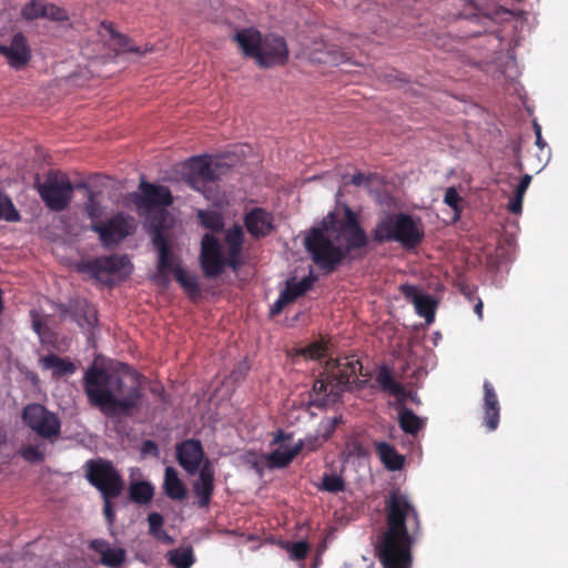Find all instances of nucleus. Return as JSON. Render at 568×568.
I'll return each instance as SVG.
<instances>
[{"instance_id": "obj_1", "label": "nucleus", "mask_w": 568, "mask_h": 568, "mask_svg": "<svg viewBox=\"0 0 568 568\" xmlns=\"http://www.w3.org/2000/svg\"><path fill=\"white\" fill-rule=\"evenodd\" d=\"M386 528L378 537L376 557L383 568H412L413 546L420 535L422 524L408 496L392 490L385 503Z\"/></svg>"}, {"instance_id": "obj_2", "label": "nucleus", "mask_w": 568, "mask_h": 568, "mask_svg": "<svg viewBox=\"0 0 568 568\" xmlns=\"http://www.w3.org/2000/svg\"><path fill=\"white\" fill-rule=\"evenodd\" d=\"M367 244V236L359 226L355 213L345 207L344 216L336 219L328 213L322 224L312 229L305 237V246L312 253L315 263L331 272L342 262L346 254Z\"/></svg>"}, {"instance_id": "obj_3", "label": "nucleus", "mask_w": 568, "mask_h": 568, "mask_svg": "<svg viewBox=\"0 0 568 568\" xmlns=\"http://www.w3.org/2000/svg\"><path fill=\"white\" fill-rule=\"evenodd\" d=\"M133 384L125 389L123 378L104 368L91 366L84 372L83 390L92 407L109 417L131 416L141 407V375H132Z\"/></svg>"}, {"instance_id": "obj_4", "label": "nucleus", "mask_w": 568, "mask_h": 568, "mask_svg": "<svg viewBox=\"0 0 568 568\" xmlns=\"http://www.w3.org/2000/svg\"><path fill=\"white\" fill-rule=\"evenodd\" d=\"M139 190L140 192L130 194L139 215L149 217L151 212L155 211L159 217L158 221H150L153 243L159 250V276L164 283L175 281L178 284H192L178 258L171 254L161 232L166 217L165 209L173 203L171 191L164 185L145 181H141Z\"/></svg>"}, {"instance_id": "obj_5", "label": "nucleus", "mask_w": 568, "mask_h": 568, "mask_svg": "<svg viewBox=\"0 0 568 568\" xmlns=\"http://www.w3.org/2000/svg\"><path fill=\"white\" fill-rule=\"evenodd\" d=\"M358 375L368 376L367 373H363V365L355 355L329 358L314 381L313 404L316 407H327L337 403L341 396L351 389L353 384L362 388L365 382L359 381Z\"/></svg>"}, {"instance_id": "obj_6", "label": "nucleus", "mask_w": 568, "mask_h": 568, "mask_svg": "<svg viewBox=\"0 0 568 568\" xmlns=\"http://www.w3.org/2000/svg\"><path fill=\"white\" fill-rule=\"evenodd\" d=\"M234 40L246 57L253 58L262 68L283 65L288 60V48L283 37H262L256 29L248 28L236 32Z\"/></svg>"}, {"instance_id": "obj_7", "label": "nucleus", "mask_w": 568, "mask_h": 568, "mask_svg": "<svg viewBox=\"0 0 568 568\" xmlns=\"http://www.w3.org/2000/svg\"><path fill=\"white\" fill-rule=\"evenodd\" d=\"M231 166L219 159L194 156L184 165L183 180L193 190L214 204L222 202L217 181L226 175Z\"/></svg>"}, {"instance_id": "obj_8", "label": "nucleus", "mask_w": 568, "mask_h": 568, "mask_svg": "<svg viewBox=\"0 0 568 568\" xmlns=\"http://www.w3.org/2000/svg\"><path fill=\"white\" fill-rule=\"evenodd\" d=\"M243 242V229L240 225L230 227L225 234L227 257L224 258L217 239L213 234H205L201 242V264L205 274L209 276L217 275L223 270L225 263L233 270H236L241 264Z\"/></svg>"}, {"instance_id": "obj_9", "label": "nucleus", "mask_w": 568, "mask_h": 568, "mask_svg": "<svg viewBox=\"0 0 568 568\" xmlns=\"http://www.w3.org/2000/svg\"><path fill=\"white\" fill-rule=\"evenodd\" d=\"M424 237V227L419 219L405 213L385 215L376 224V242H398L403 247L414 248Z\"/></svg>"}, {"instance_id": "obj_10", "label": "nucleus", "mask_w": 568, "mask_h": 568, "mask_svg": "<svg viewBox=\"0 0 568 568\" xmlns=\"http://www.w3.org/2000/svg\"><path fill=\"white\" fill-rule=\"evenodd\" d=\"M80 273L100 282L125 281L133 271V265L126 255L113 254L94 257L77 265Z\"/></svg>"}, {"instance_id": "obj_11", "label": "nucleus", "mask_w": 568, "mask_h": 568, "mask_svg": "<svg viewBox=\"0 0 568 568\" xmlns=\"http://www.w3.org/2000/svg\"><path fill=\"white\" fill-rule=\"evenodd\" d=\"M84 468L85 478L101 493L102 497H119L121 495L124 481L110 460L89 459Z\"/></svg>"}, {"instance_id": "obj_12", "label": "nucleus", "mask_w": 568, "mask_h": 568, "mask_svg": "<svg viewBox=\"0 0 568 568\" xmlns=\"http://www.w3.org/2000/svg\"><path fill=\"white\" fill-rule=\"evenodd\" d=\"M36 187L44 204L54 212H61L69 206L74 191L68 175L61 172L49 173Z\"/></svg>"}, {"instance_id": "obj_13", "label": "nucleus", "mask_w": 568, "mask_h": 568, "mask_svg": "<svg viewBox=\"0 0 568 568\" xmlns=\"http://www.w3.org/2000/svg\"><path fill=\"white\" fill-rule=\"evenodd\" d=\"M22 420L42 438L52 439L61 434L59 417L41 404H28L22 410Z\"/></svg>"}, {"instance_id": "obj_14", "label": "nucleus", "mask_w": 568, "mask_h": 568, "mask_svg": "<svg viewBox=\"0 0 568 568\" xmlns=\"http://www.w3.org/2000/svg\"><path fill=\"white\" fill-rule=\"evenodd\" d=\"M58 310L62 317L70 316L77 324L91 331L98 323L97 310L84 298H71L68 304L60 303Z\"/></svg>"}, {"instance_id": "obj_15", "label": "nucleus", "mask_w": 568, "mask_h": 568, "mask_svg": "<svg viewBox=\"0 0 568 568\" xmlns=\"http://www.w3.org/2000/svg\"><path fill=\"white\" fill-rule=\"evenodd\" d=\"M133 220L118 214L105 223H95L92 230L97 232L105 246L116 244L132 233Z\"/></svg>"}, {"instance_id": "obj_16", "label": "nucleus", "mask_w": 568, "mask_h": 568, "mask_svg": "<svg viewBox=\"0 0 568 568\" xmlns=\"http://www.w3.org/2000/svg\"><path fill=\"white\" fill-rule=\"evenodd\" d=\"M98 36L105 44L114 45L116 54L120 52H130L139 57H143L144 54L152 52L154 49L152 44L148 43L142 47L132 44L131 40L126 36L116 32L112 23L108 22H101L98 29Z\"/></svg>"}, {"instance_id": "obj_17", "label": "nucleus", "mask_w": 568, "mask_h": 568, "mask_svg": "<svg viewBox=\"0 0 568 568\" xmlns=\"http://www.w3.org/2000/svg\"><path fill=\"white\" fill-rule=\"evenodd\" d=\"M400 291L404 297L414 305L416 314L425 318L427 324L435 321L439 298L423 292L418 286H400Z\"/></svg>"}, {"instance_id": "obj_18", "label": "nucleus", "mask_w": 568, "mask_h": 568, "mask_svg": "<svg viewBox=\"0 0 568 568\" xmlns=\"http://www.w3.org/2000/svg\"><path fill=\"white\" fill-rule=\"evenodd\" d=\"M176 460L179 465L190 475L201 469L204 459V449L199 439L190 438L182 440L175 446Z\"/></svg>"}, {"instance_id": "obj_19", "label": "nucleus", "mask_w": 568, "mask_h": 568, "mask_svg": "<svg viewBox=\"0 0 568 568\" xmlns=\"http://www.w3.org/2000/svg\"><path fill=\"white\" fill-rule=\"evenodd\" d=\"M0 54L14 70H22L31 60V49L21 32L16 33L9 44H0Z\"/></svg>"}, {"instance_id": "obj_20", "label": "nucleus", "mask_w": 568, "mask_h": 568, "mask_svg": "<svg viewBox=\"0 0 568 568\" xmlns=\"http://www.w3.org/2000/svg\"><path fill=\"white\" fill-rule=\"evenodd\" d=\"M88 547L101 556L100 565L108 568H120L126 560L125 549L121 547L113 548L105 539H92L89 541Z\"/></svg>"}, {"instance_id": "obj_21", "label": "nucleus", "mask_w": 568, "mask_h": 568, "mask_svg": "<svg viewBox=\"0 0 568 568\" xmlns=\"http://www.w3.org/2000/svg\"><path fill=\"white\" fill-rule=\"evenodd\" d=\"M194 495L197 497L200 508L209 507L214 493V470L206 459L199 471L197 479L192 485Z\"/></svg>"}, {"instance_id": "obj_22", "label": "nucleus", "mask_w": 568, "mask_h": 568, "mask_svg": "<svg viewBox=\"0 0 568 568\" xmlns=\"http://www.w3.org/2000/svg\"><path fill=\"white\" fill-rule=\"evenodd\" d=\"M484 425L489 432L497 429L500 417V405L493 384L484 382Z\"/></svg>"}, {"instance_id": "obj_23", "label": "nucleus", "mask_w": 568, "mask_h": 568, "mask_svg": "<svg viewBox=\"0 0 568 568\" xmlns=\"http://www.w3.org/2000/svg\"><path fill=\"white\" fill-rule=\"evenodd\" d=\"M245 226L253 237H264L273 230V217L265 210L256 207L246 214Z\"/></svg>"}, {"instance_id": "obj_24", "label": "nucleus", "mask_w": 568, "mask_h": 568, "mask_svg": "<svg viewBox=\"0 0 568 568\" xmlns=\"http://www.w3.org/2000/svg\"><path fill=\"white\" fill-rule=\"evenodd\" d=\"M308 50L310 59L317 63L338 65L347 61L346 53L334 45L327 48L323 42H315Z\"/></svg>"}, {"instance_id": "obj_25", "label": "nucleus", "mask_w": 568, "mask_h": 568, "mask_svg": "<svg viewBox=\"0 0 568 568\" xmlns=\"http://www.w3.org/2000/svg\"><path fill=\"white\" fill-rule=\"evenodd\" d=\"M374 448L381 463L389 471H398L405 465V456L387 442H374Z\"/></svg>"}, {"instance_id": "obj_26", "label": "nucleus", "mask_w": 568, "mask_h": 568, "mask_svg": "<svg viewBox=\"0 0 568 568\" xmlns=\"http://www.w3.org/2000/svg\"><path fill=\"white\" fill-rule=\"evenodd\" d=\"M163 489L170 499L183 500L186 497V486L179 477L178 470L172 466L165 468Z\"/></svg>"}, {"instance_id": "obj_27", "label": "nucleus", "mask_w": 568, "mask_h": 568, "mask_svg": "<svg viewBox=\"0 0 568 568\" xmlns=\"http://www.w3.org/2000/svg\"><path fill=\"white\" fill-rule=\"evenodd\" d=\"M313 286H285L278 298L271 305L270 316L275 317L291 303L305 295Z\"/></svg>"}, {"instance_id": "obj_28", "label": "nucleus", "mask_w": 568, "mask_h": 568, "mask_svg": "<svg viewBox=\"0 0 568 568\" xmlns=\"http://www.w3.org/2000/svg\"><path fill=\"white\" fill-rule=\"evenodd\" d=\"M43 369H51L53 377H62L64 375H72L75 373L77 367L69 358H62L58 355L50 354L40 359Z\"/></svg>"}, {"instance_id": "obj_29", "label": "nucleus", "mask_w": 568, "mask_h": 568, "mask_svg": "<svg viewBox=\"0 0 568 568\" xmlns=\"http://www.w3.org/2000/svg\"><path fill=\"white\" fill-rule=\"evenodd\" d=\"M304 449V443L298 440L292 448L282 447L275 449L267 456L268 465L273 468H284Z\"/></svg>"}, {"instance_id": "obj_30", "label": "nucleus", "mask_w": 568, "mask_h": 568, "mask_svg": "<svg viewBox=\"0 0 568 568\" xmlns=\"http://www.w3.org/2000/svg\"><path fill=\"white\" fill-rule=\"evenodd\" d=\"M153 496L154 487L149 481H133L129 486V497L138 505H148L153 499Z\"/></svg>"}, {"instance_id": "obj_31", "label": "nucleus", "mask_w": 568, "mask_h": 568, "mask_svg": "<svg viewBox=\"0 0 568 568\" xmlns=\"http://www.w3.org/2000/svg\"><path fill=\"white\" fill-rule=\"evenodd\" d=\"M398 424L409 435H416L424 426L423 419L406 407H398Z\"/></svg>"}, {"instance_id": "obj_32", "label": "nucleus", "mask_w": 568, "mask_h": 568, "mask_svg": "<svg viewBox=\"0 0 568 568\" xmlns=\"http://www.w3.org/2000/svg\"><path fill=\"white\" fill-rule=\"evenodd\" d=\"M376 382L385 393L402 394L403 392V385L394 379L392 369L386 365H382L378 368Z\"/></svg>"}, {"instance_id": "obj_33", "label": "nucleus", "mask_w": 568, "mask_h": 568, "mask_svg": "<svg viewBox=\"0 0 568 568\" xmlns=\"http://www.w3.org/2000/svg\"><path fill=\"white\" fill-rule=\"evenodd\" d=\"M169 564L176 568H191L194 564L192 548L173 549L166 555Z\"/></svg>"}, {"instance_id": "obj_34", "label": "nucleus", "mask_w": 568, "mask_h": 568, "mask_svg": "<svg viewBox=\"0 0 568 568\" xmlns=\"http://www.w3.org/2000/svg\"><path fill=\"white\" fill-rule=\"evenodd\" d=\"M320 490L337 494L345 490V480L341 475L324 474L322 483L318 486Z\"/></svg>"}, {"instance_id": "obj_35", "label": "nucleus", "mask_w": 568, "mask_h": 568, "mask_svg": "<svg viewBox=\"0 0 568 568\" xmlns=\"http://www.w3.org/2000/svg\"><path fill=\"white\" fill-rule=\"evenodd\" d=\"M197 217L204 227L212 231H220L224 225L222 215L215 211L200 210L197 212Z\"/></svg>"}, {"instance_id": "obj_36", "label": "nucleus", "mask_w": 568, "mask_h": 568, "mask_svg": "<svg viewBox=\"0 0 568 568\" xmlns=\"http://www.w3.org/2000/svg\"><path fill=\"white\" fill-rule=\"evenodd\" d=\"M327 346L324 341H315L300 349L298 354L310 359H322L326 356Z\"/></svg>"}, {"instance_id": "obj_37", "label": "nucleus", "mask_w": 568, "mask_h": 568, "mask_svg": "<svg viewBox=\"0 0 568 568\" xmlns=\"http://www.w3.org/2000/svg\"><path fill=\"white\" fill-rule=\"evenodd\" d=\"M18 454L30 464H39L44 460V453L39 445H23L20 447Z\"/></svg>"}, {"instance_id": "obj_38", "label": "nucleus", "mask_w": 568, "mask_h": 568, "mask_svg": "<svg viewBox=\"0 0 568 568\" xmlns=\"http://www.w3.org/2000/svg\"><path fill=\"white\" fill-rule=\"evenodd\" d=\"M42 18L49 19L55 22H64L69 20V14L65 9L58 7L54 3L44 2L43 10L41 12Z\"/></svg>"}, {"instance_id": "obj_39", "label": "nucleus", "mask_w": 568, "mask_h": 568, "mask_svg": "<svg viewBox=\"0 0 568 568\" xmlns=\"http://www.w3.org/2000/svg\"><path fill=\"white\" fill-rule=\"evenodd\" d=\"M0 219H4L10 222H17L20 220L18 211L14 209L11 200L0 192Z\"/></svg>"}, {"instance_id": "obj_40", "label": "nucleus", "mask_w": 568, "mask_h": 568, "mask_svg": "<svg viewBox=\"0 0 568 568\" xmlns=\"http://www.w3.org/2000/svg\"><path fill=\"white\" fill-rule=\"evenodd\" d=\"M44 1L41 0H30L21 10V16L23 19L28 21H32L39 18H42L41 13L43 10Z\"/></svg>"}, {"instance_id": "obj_41", "label": "nucleus", "mask_w": 568, "mask_h": 568, "mask_svg": "<svg viewBox=\"0 0 568 568\" xmlns=\"http://www.w3.org/2000/svg\"><path fill=\"white\" fill-rule=\"evenodd\" d=\"M33 331L39 335L41 342L48 341L49 328L44 326L43 320L36 310L30 311Z\"/></svg>"}, {"instance_id": "obj_42", "label": "nucleus", "mask_w": 568, "mask_h": 568, "mask_svg": "<svg viewBox=\"0 0 568 568\" xmlns=\"http://www.w3.org/2000/svg\"><path fill=\"white\" fill-rule=\"evenodd\" d=\"M287 550H288L292 559L303 560L308 555L310 545L304 540H300V541L290 544L287 547Z\"/></svg>"}, {"instance_id": "obj_43", "label": "nucleus", "mask_w": 568, "mask_h": 568, "mask_svg": "<svg viewBox=\"0 0 568 568\" xmlns=\"http://www.w3.org/2000/svg\"><path fill=\"white\" fill-rule=\"evenodd\" d=\"M463 199L458 194L455 187H448L445 192L444 202L454 210V212L458 215L460 212V203Z\"/></svg>"}, {"instance_id": "obj_44", "label": "nucleus", "mask_w": 568, "mask_h": 568, "mask_svg": "<svg viewBox=\"0 0 568 568\" xmlns=\"http://www.w3.org/2000/svg\"><path fill=\"white\" fill-rule=\"evenodd\" d=\"M77 187L78 189L83 187L89 191V200H88V203L85 204V211L91 219L99 217L100 216V205L95 202L94 194L89 190L87 184H80Z\"/></svg>"}, {"instance_id": "obj_45", "label": "nucleus", "mask_w": 568, "mask_h": 568, "mask_svg": "<svg viewBox=\"0 0 568 568\" xmlns=\"http://www.w3.org/2000/svg\"><path fill=\"white\" fill-rule=\"evenodd\" d=\"M149 532L153 537L159 530H163L162 526L164 523L163 516L159 513H151L148 516Z\"/></svg>"}, {"instance_id": "obj_46", "label": "nucleus", "mask_w": 568, "mask_h": 568, "mask_svg": "<svg viewBox=\"0 0 568 568\" xmlns=\"http://www.w3.org/2000/svg\"><path fill=\"white\" fill-rule=\"evenodd\" d=\"M114 497H103V500H104V505H103V514H104V517L106 519V521L112 525L114 523V519H115V513H114V509H113V506H112V503L111 500L113 499Z\"/></svg>"}, {"instance_id": "obj_47", "label": "nucleus", "mask_w": 568, "mask_h": 568, "mask_svg": "<svg viewBox=\"0 0 568 568\" xmlns=\"http://www.w3.org/2000/svg\"><path fill=\"white\" fill-rule=\"evenodd\" d=\"M204 287L205 286H182L184 294L193 302H197L202 297Z\"/></svg>"}, {"instance_id": "obj_48", "label": "nucleus", "mask_w": 568, "mask_h": 568, "mask_svg": "<svg viewBox=\"0 0 568 568\" xmlns=\"http://www.w3.org/2000/svg\"><path fill=\"white\" fill-rule=\"evenodd\" d=\"M523 195L515 193V195L509 200L508 203L509 212H511L513 214H520L523 211Z\"/></svg>"}, {"instance_id": "obj_49", "label": "nucleus", "mask_w": 568, "mask_h": 568, "mask_svg": "<svg viewBox=\"0 0 568 568\" xmlns=\"http://www.w3.org/2000/svg\"><path fill=\"white\" fill-rule=\"evenodd\" d=\"M372 175H365L363 173H356L352 176L351 182L356 186H369Z\"/></svg>"}, {"instance_id": "obj_50", "label": "nucleus", "mask_w": 568, "mask_h": 568, "mask_svg": "<svg viewBox=\"0 0 568 568\" xmlns=\"http://www.w3.org/2000/svg\"><path fill=\"white\" fill-rule=\"evenodd\" d=\"M141 453L143 455L152 454L154 456L159 455V448L155 442L148 439L142 443Z\"/></svg>"}, {"instance_id": "obj_51", "label": "nucleus", "mask_w": 568, "mask_h": 568, "mask_svg": "<svg viewBox=\"0 0 568 568\" xmlns=\"http://www.w3.org/2000/svg\"><path fill=\"white\" fill-rule=\"evenodd\" d=\"M530 182H531V175H529V174L523 175L519 184L516 187L515 193L524 196Z\"/></svg>"}, {"instance_id": "obj_52", "label": "nucleus", "mask_w": 568, "mask_h": 568, "mask_svg": "<svg viewBox=\"0 0 568 568\" xmlns=\"http://www.w3.org/2000/svg\"><path fill=\"white\" fill-rule=\"evenodd\" d=\"M304 443V449L308 452L316 450L320 447V442L317 436H311L302 440Z\"/></svg>"}, {"instance_id": "obj_53", "label": "nucleus", "mask_w": 568, "mask_h": 568, "mask_svg": "<svg viewBox=\"0 0 568 568\" xmlns=\"http://www.w3.org/2000/svg\"><path fill=\"white\" fill-rule=\"evenodd\" d=\"M292 438V434H286L282 429H278L273 437L272 445H277L282 442L290 440Z\"/></svg>"}, {"instance_id": "obj_54", "label": "nucleus", "mask_w": 568, "mask_h": 568, "mask_svg": "<svg viewBox=\"0 0 568 568\" xmlns=\"http://www.w3.org/2000/svg\"><path fill=\"white\" fill-rule=\"evenodd\" d=\"M156 540L171 545L174 542V539L165 531V530H159L155 536H153Z\"/></svg>"}, {"instance_id": "obj_55", "label": "nucleus", "mask_w": 568, "mask_h": 568, "mask_svg": "<svg viewBox=\"0 0 568 568\" xmlns=\"http://www.w3.org/2000/svg\"><path fill=\"white\" fill-rule=\"evenodd\" d=\"M460 293L468 300L473 301L476 297V286H459Z\"/></svg>"}, {"instance_id": "obj_56", "label": "nucleus", "mask_w": 568, "mask_h": 568, "mask_svg": "<svg viewBox=\"0 0 568 568\" xmlns=\"http://www.w3.org/2000/svg\"><path fill=\"white\" fill-rule=\"evenodd\" d=\"M393 395L396 396L399 407H405L404 404L408 399V396H412V392L406 390L405 387L403 386L402 394Z\"/></svg>"}, {"instance_id": "obj_57", "label": "nucleus", "mask_w": 568, "mask_h": 568, "mask_svg": "<svg viewBox=\"0 0 568 568\" xmlns=\"http://www.w3.org/2000/svg\"><path fill=\"white\" fill-rule=\"evenodd\" d=\"M151 393L154 394V395H158L162 402H166V398H165V392L163 389L162 386H152L151 387Z\"/></svg>"}, {"instance_id": "obj_58", "label": "nucleus", "mask_w": 568, "mask_h": 568, "mask_svg": "<svg viewBox=\"0 0 568 568\" xmlns=\"http://www.w3.org/2000/svg\"><path fill=\"white\" fill-rule=\"evenodd\" d=\"M477 302L474 306V312L477 314V316L479 317V320L483 318V307H484V304H483V301L480 298H476Z\"/></svg>"}, {"instance_id": "obj_59", "label": "nucleus", "mask_w": 568, "mask_h": 568, "mask_svg": "<svg viewBox=\"0 0 568 568\" xmlns=\"http://www.w3.org/2000/svg\"><path fill=\"white\" fill-rule=\"evenodd\" d=\"M536 144L540 149H542L546 145V142L541 138V129L540 128H538V132H537V135H536Z\"/></svg>"}, {"instance_id": "obj_60", "label": "nucleus", "mask_w": 568, "mask_h": 568, "mask_svg": "<svg viewBox=\"0 0 568 568\" xmlns=\"http://www.w3.org/2000/svg\"><path fill=\"white\" fill-rule=\"evenodd\" d=\"M335 428H334V425H329L328 429L326 430V433L323 435V442H326L329 439V437L332 436V434L334 433Z\"/></svg>"}, {"instance_id": "obj_61", "label": "nucleus", "mask_w": 568, "mask_h": 568, "mask_svg": "<svg viewBox=\"0 0 568 568\" xmlns=\"http://www.w3.org/2000/svg\"><path fill=\"white\" fill-rule=\"evenodd\" d=\"M354 449H355V452H356V454H357L358 456H364V455H365V454H364V452H363V447H362V445H361V444H355V445H354Z\"/></svg>"}, {"instance_id": "obj_62", "label": "nucleus", "mask_w": 568, "mask_h": 568, "mask_svg": "<svg viewBox=\"0 0 568 568\" xmlns=\"http://www.w3.org/2000/svg\"><path fill=\"white\" fill-rule=\"evenodd\" d=\"M285 284L286 285H290V284H295L293 281L291 280H286L285 281ZM297 284H308L305 280H302L301 282H298Z\"/></svg>"}, {"instance_id": "obj_63", "label": "nucleus", "mask_w": 568, "mask_h": 568, "mask_svg": "<svg viewBox=\"0 0 568 568\" xmlns=\"http://www.w3.org/2000/svg\"><path fill=\"white\" fill-rule=\"evenodd\" d=\"M408 399H410L413 403H416V404L419 403L417 396L415 394H413V393H412V396H408Z\"/></svg>"}, {"instance_id": "obj_64", "label": "nucleus", "mask_w": 568, "mask_h": 568, "mask_svg": "<svg viewBox=\"0 0 568 568\" xmlns=\"http://www.w3.org/2000/svg\"><path fill=\"white\" fill-rule=\"evenodd\" d=\"M338 423L337 418H334L329 425H334V428L336 427V424Z\"/></svg>"}]
</instances>
